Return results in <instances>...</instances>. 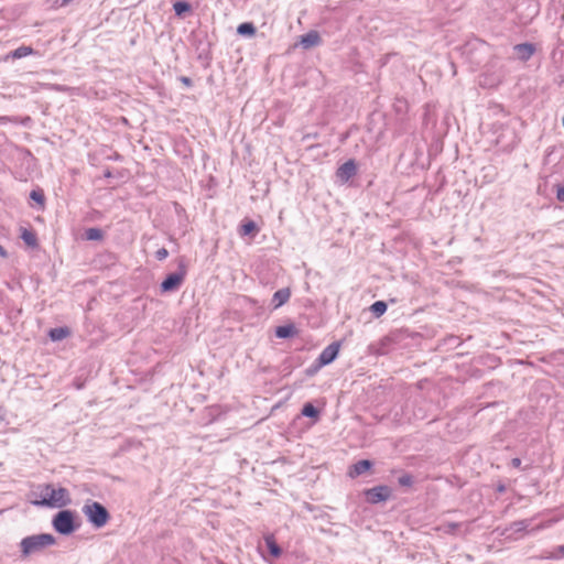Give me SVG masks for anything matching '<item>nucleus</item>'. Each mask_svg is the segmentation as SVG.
<instances>
[{
  "label": "nucleus",
  "instance_id": "obj_1",
  "mask_svg": "<svg viewBox=\"0 0 564 564\" xmlns=\"http://www.w3.org/2000/svg\"><path fill=\"white\" fill-rule=\"evenodd\" d=\"M40 500L33 501L35 506L62 508L70 503L69 492L66 488H55L51 484L41 487Z\"/></svg>",
  "mask_w": 564,
  "mask_h": 564
},
{
  "label": "nucleus",
  "instance_id": "obj_2",
  "mask_svg": "<svg viewBox=\"0 0 564 564\" xmlns=\"http://www.w3.org/2000/svg\"><path fill=\"white\" fill-rule=\"evenodd\" d=\"M55 542L54 535L50 533L25 536L20 542L21 557L26 558L32 554L43 551L47 546L54 545Z\"/></svg>",
  "mask_w": 564,
  "mask_h": 564
},
{
  "label": "nucleus",
  "instance_id": "obj_3",
  "mask_svg": "<svg viewBox=\"0 0 564 564\" xmlns=\"http://www.w3.org/2000/svg\"><path fill=\"white\" fill-rule=\"evenodd\" d=\"M83 513L86 516L87 520L97 529L105 527L110 519V514L107 508L97 501L86 503L83 507Z\"/></svg>",
  "mask_w": 564,
  "mask_h": 564
},
{
  "label": "nucleus",
  "instance_id": "obj_4",
  "mask_svg": "<svg viewBox=\"0 0 564 564\" xmlns=\"http://www.w3.org/2000/svg\"><path fill=\"white\" fill-rule=\"evenodd\" d=\"M186 276V265L183 261L178 264V271L169 274L161 283V292H174L180 289Z\"/></svg>",
  "mask_w": 564,
  "mask_h": 564
},
{
  "label": "nucleus",
  "instance_id": "obj_5",
  "mask_svg": "<svg viewBox=\"0 0 564 564\" xmlns=\"http://www.w3.org/2000/svg\"><path fill=\"white\" fill-rule=\"evenodd\" d=\"M54 529L63 534L68 535L75 531L74 513L70 510L59 511L53 519Z\"/></svg>",
  "mask_w": 564,
  "mask_h": 564
},
{
  "label": "nucleus",
  "instance_id": "obj_6",
  "mask_svg": "<svg viewBox=\"0 0 564 564\" xmlns=\"http://www.w3.org/2000/svg\"><path fill=\"white\" fill-rule=\"evenodd\" d=\"M365 494H366L368 502L376 505L381 501L388 500L391 496V489H390V487L382 485V486H377V487L370 488V489L366 490Z\"/></svg>",
  "mask_w": 564,
  "mask_h": 564
},
{
  "label": "nucleus",
  "instance_id": "obj_7",
  "mask_svg": "<svg viewBox=\"0 0 564 564\" xmlns=\"http://www.w3.org/2000/svg\"><path fill=\"white\" fill-rule=\"evenodd\" d=\"M339 348H340V344L337 341L328 345L326 348H324L322 350L321 355L318 356V359H317L318 364L321 366H326V365H329L330 362H333L339 352Z\"/></svg>",
  "mask_w": 564,
  "mask_h": 564
},
{
  "label": "nucleus",
  "instance_id": "obj_8",
  "mask_svg": "<svg viewBox=\"0 0 564 564\" xmlns=\"http://www.w3.org/2000/svg\"><path fill=\"white\" fill-rule=\"evenodd\" d=\"M356 172L357 166L355 161L348 160L337 169L336 175L341 182H347L356 174Z\"/></svg>",
  "mask_w": 564,
  "mask_h": 564
},
{
  "label": "nucleus",
  "instance_id": "obj_9",
  "mask_svg": "<svg viewBox=\"0 0 564 564\" xmlns=\"http://www.w3.org/2000/svg\"><path fill=\"white\" fill-rule=\"evenodd\" d=\"M371 467H372L371 460L361 459V460H358L357 463L352 464L349 467L347 474L350 478H356V477L362 475L364 473H366L367 470H369Z\"/></svg>",
  "mask_w": 564,
  "mask_h": 564
},
{
  "label": "nucleus",
  "instance_id": "obj_10",
  "mask_svg": "<svg viewBox=\"0 0 564 564\" xmlns=\"http://www.w3.org/2000/svg\"><path fill=\"white\" fill-rule=\"evenodd\" d=\"M514 51L521 61H528L535 52V46L531 43H521L514 46Z\"/></svg>",
  "mask_w": 564,
  "mask_h": 564
},
{
  "label": "nucleus",
  "instance_id": "obj_11",
  "mask_svg": "<svg viewBox=\"0 0 564 564\" xmlns=\"http://www.w3.org/2000/svg\"><path fill=\"white\" fill-rule=\"evenodd\" d=\"M290 296H291V291L289 288H283V289L278 290L273 294V297H272L273 308L276 310V308L281 307L282 305H284L290 300Z\"/></svg>",
  "mask_w": 564,
  "mask_h": 564
},
{
  "label": "nucleus",
  "instance_id": "obj_12",
  "mask_svg": "<svg viewBox=\"0 0 564 564\" xmlns=\"http://www.w3.org/2000/svg\"><path fill=\"white\" fill-rule=\"evenodd\" d=\"M297 334H299V330L294 324L278 326L275 328V336L278 338H291V337L297 336Z\"/></svg>",
  "mask_w": 564,
  "mask_h": 564
},
{
  "label": "nucleus",
  "instance_id": "obj_13",
  "mask_svg": "<svg viewBox=\"0 0 564 564\" xmlns=\"http://www.w3.org/2000/svg\"><path fill=\"white\" fill-rule=\"evenodd\" d=\"M321 43V36L316 31H310L308 33L302 35L301 44L305 48H310L316 46Z\"/></svg>",
  "mask_w": 564,
  "mask_h": 564
},
{
  "label": "nucleus",
  "instance_id": "obj_14",
  "mask_svg": "<svg viewBox=\"0 0 564 564\" xmlns=\"http://www.w3.org/2000/svg\"><path fill=\"white\" fill-rule=\"evenodd\" d=\"M264 542L267 544V547L270 552V554L278 558L281 554H282V550L281 547L278 545L275 539H274V535L273 534H267L264 536Z\"/></svg>",
  "mask_w": 564,
  "mask_h": 564
},
{
  "label": "nucleus",
  "instance_id": "obj_15",
  "mask_svg": "<svg viewBox=\"0 0 564 564\" xmlns=\"http://www.w3.org/2000/svg\"><path fill=\"white\" fill-rule=\"evenodd\" d=\"M33 54V48L31 46H20L17 50L10 52L8 55H6L4 61H8L9 58L18 59L25 56H29Z\"/></svg>",
  "mask_w": 564,
  "mask_h": 564
},
{
  "label": "nucleus",
  "instance_id": "obj_16",
  "mask_svg": "<svg viewBox=\"0 0 564 564\" xmlns=\"http://www.w3.org/2000/svg\"><path fill=\"white\" fill-rule=\"evenodd\" d=\"M70 335L68 327H56L48 332V336L53 341L62 340Z\"/></svg>",
  "mask_w": 564,
  "mask_h": 564
},
{
  "label": "nucleus",
  "instance_id": "obj_17",
  "mask_svg": "<svg viewBox=\"0 0 564 564\" xmlns=\"http://www.w3.org/2000/svg\"><path fill=\"white\" fill-rule=\"evenodd\" d=\"M20 237L24 241V243L28 245L29 247H32V248L37 247V238H36V235L32 230L23 228Z\"/></svg>",
  "mask_w": 564,
  "mask_h": 564
},
{
  "label": "nucleus",
  "instance_id": "obj_18",
  "mask_svg": "<svg viewBox=\"0 0 564 564\" xmlns=\"http://www.w3.org/2000/svg\"><path fill=\"white\" fill-rule=\"evenodd\" d=\"M257 32L256 26L251 22H245L238 25L237 33L243 36H252Z\"/></svg>",
  "mask_w": 564,
  "mask_h": 564
},
{
  "label": "nucleus",
  "instance_id": "obj_19",
  "mask_svg": "<svg viewBox=\"0 0 564 564\" xmlns=\"http://www.w3.org/2000/svg\"><path fill=\"white\" fill-rule=\"evenodd\" d=\"M256 231H258V228H257L256 223L252 221V220H248V221L241 224V226L239 228V234L242 237L251 235V234H253Z\"/></svg>",
  "mask_w": 564,
  "mask_h": 564
},
{
  "label": "nucleus",
  "instance_id": "obj_20",
  "mask_svg": "<svg viewBox=\"0 0 564 564\" xmlns=\"http://www.w3.org/2000/svg\"><path fill=\"white\" fill-rule=\"evenodd\" d=\"M174 12L177 17H183L185 12H189L192 7L188 2L177 1L173 4Z\"/></svg>",
  "mask_w": 564,
  "mask_h": 564
},
{
  "label": "nucleus",
  "instance_id": "obj_21",
  "mask_svg": "<svg viewBox=\"0 0 564 564\" xmlns=\"http://www.w3.org/2000/svg\"><path fill=\"white\" fill-rule=\"evenodd\" d=\"M302 415L311 419H318L319 412L312 403H305L302 409Z\"/></svg>",
  "mask_w": 564,
  "mask_h": 564
},
{
  "label": "nucleus",
  "instance_id": "obj_22",
  "mask_svg": "<svg viewBox=\"0 0 564 564\" xmlns=\"http://www.w3.org/2000/svg\"><path fill=\"white\" fill-rule=\"evenodd\" d=\"M370 311L375 316L380 317L387 311V303L383 301H377L370 306Z\"/></svg>",
  "mask_w": 564,
  "mask_h": 564
},
{
  "label": "nucleus",
  "instance_id": "obj_23",
  "mask_svg": "<svg viewBox=\"0 0 564 564\" xmlns=\"http://www.w3.org/2000/svg\"><path fill=\"white\" fill-rule=\"evenodd\" d=\"M85 237L87 240H100L104 237L102 230L99 228H88L85 231Z\"/></svg>",
  "mask_w": 564,
  "mask_h": 564
},
{
  "label": "nucleus",
  "instance_id": "obj_24",
  "mask_svg": "<svg viewBox=\"0 0 564 564\" xmlns=\"http://www.w3.org/2000/svg\"><path fill=\"white\" fill-rule=\"evenodd\" d=\"M398 482L402 487H411L413 485V477L410 474H403L399 477Z\"/></svg>",
  "mask_w": 564,
  "mask_h": 564
},
{
  "label": "nucleus",
  "instance_id": "obj_25",
  "mask_svg": "<svg viewBox=\"0 0 564 564\" xmlns=\"http://www.w3.org/2000/svg\"><path fill=\"white\" fill-rule=\"evenodd\" d=\"M529 523L527 520H520V521H516L512 523V529L516 531V532H520V531H523L528 528Z\"/></svg>",
  "mask_w": 564,
  "mask_h": 564
},
{
  "label": "nucleus",
  "instance_id": "obj_26",
  "mask_svg": "<svg viewBox=\"0 0 564 564\" xmlns=\"http://www.w3.org/2000/svg\"><path fill=\"white\" fill-rule=\"evenodd\" d=\"M30 197L39 204L44 203V195H43V193H41L39 191H32L30 194Z\"/></svg>",
  "mask_w": 564,
  "mask_h": 564
},
{
  "label": "nucleus",
  "instance_id": "obj_27",
  "mask_svg": "<svg viewBox=\"0 0 564 564\" xmlns=\"http://www.w3.org/2000/svg\"><path fill=\"white\" fill-rule=\"evenodd\" d=\"M167 256H169V251L165 248H160L155 252V258L159 261L165 260L167 258Z\"/></svg>",
  "mask_w": 564,
  "mask_h": 564
},
{
  "label": "nucleus",
  "instance_id": "obj_28",
  "mask_svg": "<svg viewBox=\"0 0 564 564\" xmlns=\"http://www.w3.org/2000/svg\"><path fill=\"white\" fill-rule=\"evenodd\" d=\"M556 198L560 202H564V186H557Z\"/></svg>",
  "mask_w": 564,
  "mask_h": 564
},
{
  "label": "nucleus",
  "instance_id": "obj_29",
  "mask_svg": "<svg viewBox=\"0 0 564 564\" xmlns=\"http://www.w3.org/2000/svg\"><path fill=\"white\" fill-rule=\"evenodd\" d=\"M180 80L187 87H191L192 86V79L189 77H186V76H181L180 77Z\"/></svg>",
  "mask_w": 564,
  "mask_h": 564
},
{
  "label": "nucleus",
  "instance_id": "obj_30",
  "mask_svg": "<svg viewBox=\"0 0 564 564\" xmlns=\"http://www.w3.org/2000/svg\"><path fill=\"white\" fill-rule=\"evenodd\" d=\"M511 465H512V467H514V468H519V467L521 466V459H520V458H518V457L512 458V459H511Z\"/></svg>",
  "mask_w": 564,
  "mask_h": 564
},
{
  "label": "nucleus",
  "instance_id": "obj_31",
  "mask_svg": "<svg viewBox=\"0 0 564 564\" xmlns=\"http://www.w3.org/2000/svg\"><path fill=\"white\" fill-rule=\"evenodd\" d=\"M0 257L2 258H7L8 257V252L6 251V249L0 245Z\"/></svg>",
  "mask_w": 564,
  "mask_h": 564
},
{
  "label": "nucleus",
  "instance_id": "obj_32",
  "mask_svg": "<svg viewBox=\"0 0 564 564\" xmlns=\"http://www.w3.org/2000/svg\"><path fill=\"white\" fill-rule=\"evenodd\" d=\"M448 528H449L451 531H453L456 528H458V524L457 523H448Z\"/></svg>",
  "mask_w": 564,
  "mask_h": 564
},
{
  "label": "nucleus",
  "instance_id": "obj_33",
  "mask_svg": "<svg viewBox=\"0 0 564 564\" xmlns=\"http://www.w3.org/2000/svg\"><path fill=\"white\" fill-rule=\"evenodd\" d=\"M558 552L564 556V544L558 546Z\"/></svg>",
  "mask_w": 564,
  "mask_h": 564
},
{
  "label": "nucleus",
  "instance_id": "obj_34",
  "mask_svg": "<svg viewBox=\"0 0 564 564\" xmlns=\"http://www.w3.org/2000/svg\"><path fill=\"white\" fill-rule=\"evenodd\" d=\"M105 176H106V177H110V176H111L110 171H107V172L105 173Z\"/></svg>",
  "mask_w": 564,
  "mask_h": 564
}]
</instances>
